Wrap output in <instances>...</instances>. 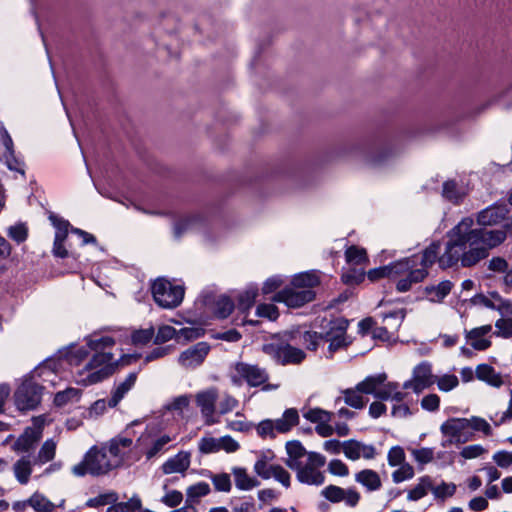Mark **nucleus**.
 <instances>
[{"mask_svg":"<svg viewBox=\"0 0 512 512\" xmlns=\"http://www.w3.org/2000/svg\"><path fill=\"white\" fill-rule=\"evenodd\" d=\"M473 224V219L466 217L448 231L449 240L440 259L442 267H452L459 261L462 267L475 266L488 257L490 249L506 240L507 233H512V217L505 219L503 229L472 228Z\"/></svg>","mask_w":512,"mask_h":512,"instance_id":"1","label":"nucleus"},{"mask_svg":"<svg viewBox=\"0 0 512 512\" xmlns=\"http://www.w3.org/2000/svg\"><path fill=\"white\" fill-rule=\"evenodd\" d=\"M389 279L400 278L396 284L398 292H407L413 284L422 282L427 276L428 271L417 268V257L411 256L395 261L387 265Z\"/></svg>","mask_w":512,"mask_h":512,"instance_id":"2","label":"nucleus"},{"mask_svg":"<svg viewBox=\"0 0 512 512\" xmlns=\"http://www.w3.org/2000/svg\"><path fill=\"white\" fill-rule=\"evenodd\" d=\"M139 357L140 355H125L120 361H114L113 354L110 352H95L85 365V369L89 372L86 381L88 384L101 382L116 371L120 362L122 365H128Z\"/></svg>","mask_w":512,"mask_h":512,"instance_id":"3","label":"nucleus"},{"mask_svg":"<svg viewBox=\"0 0 512 512\" xmlns=\"http://www.w3.org/2000/svg\"><path fill=\"white\" fill-rule=\"evenodd\" d=\"M117 467V461L109 458L105 446L91 447L84 455L83 460L73 466L72 472L75 476L83 477L86 474L101 476L109 473Z\"/></svg>","mask_w":512,"mask_h":512,"instance_id":"4","label":"nucleus"},{"mask_svg":"<svg viewBox=\"0 0 512 512\" xmlns=\"http://www.w3.org/2000/svg\"><path fill=\"white\" fill-rule=\"evenodd\" d=\"M236 374L232 376V382L235 385H240L243 381L249 387H260L262 391H272L279 388V384L268 383V371L257 364H249L246 362H237L235 364Z\"/></svg>","mask_w":512,"mask_h":512,"instance_id":"5","label":"nucleus"},{"mask_svg":"<svg viewBox=\"0 0 512 512\" xmlns=\"http://www.w3.org/2000/svg\"><path fill=\"white\" fill-rule=\"evenodd\" d=\"M298 423L299 414L297 409L289 408L284 411L282 418L276 420H262L256 426V431L261 438L270 437L274 439L276 432L281 434L288 433L294 426L298 425Z\"/></svg>","mask_w":512,"mask_h":512,"instance_id":"6","label":"nucleus"},{"mask_svg":"<svg viewBox=\"0 0 512 512\" xmlns=\"http://www.w3.org/2000/svg\"><path fill=\"white\" fill-rule=\"evenodd\" d=\"M152 295L160 307L172 309L182 302L184 289L182 286L173 285L164 278H158L152 284Z\"/></svg>","mask_w":512,"mask_h":512,"instance_id":"7","label":"nucleus"},{"mask_svg":"<svg viewBox=\"0 0 512 512\" xmlns=\"http://www.w3.org/2000/svg\"><path fill=\"white\" fill-rule=\"evenodd\" d=\"M446 439L441 442L443 448L453 444H463L472 439L467 418H449L440 427Z\"/></svg>","mask_w":512,"mask_h":512,"instance_id":"8","label":"nucleus"},{"mask_svg":"<svg viewBox=\"0 0 512 512\" xmlns=\"http://www.w3.org/2000/svg\"><path fill=\"white\" fill-rule=\"evenodd\" d=\"M262 350L277 364L283 366L300 364L306 358V354L302 349L285 342L265 344Z\"/></svg>","mask_w":512,"mask_h":512,"instance_id":"9","label":"nucleus"},{"mask_svg":"<svg viewBox=\"0 0 512 512\" xmlns=\"http://www.w3.org/2000/svg\"><path fill=\"white\" fill-rule=\"evenodd\" d=\"M43 389L32 379H25L14 394L17 408L21 411L35 409L41 402Z\"/></svg>","mask_w":512,"mask_h":512,"instance_id":"10","label":"nucleus"},{"mask_svg":"<svg viewBox=\"0 0 512 512\" xmlns=\"http://www.w3.org/2000/svg\"><path fill=\"white\" fill-rule=\"evenodd\" d=\"M315 292L310 289H299L294 286L285 287L273 296L276 302L285 303L288 307L299 308L315 298Z\"/></svg>","mask_w":512,"mask_h":512,"instance_id":"11","label":"nucleus"},{"mask_svg":"<svg viewBox=\"0 0 512 512\" xmlns=\"http://www.w3.org/2000/svg\"><path fill=\"white\" fill-rule=\"evenodd\" d=\"M53 227L56 229L55 238L53 243L52 253L57 258H67L70 256L68 249L64 246V242L67 239L70 231L71 224L68 220L59 217L54 213H50L48 216Z\"/></svg>","mask_w":512,"mask_h":512,"instance_id":"12","label":"nucleus"},{"mask_svg":"<svg viewBox=\"0 0 512 512\" xmlns=\"http://www.w3.org/2000/svg\"><path fill=\"white\" fill-rule=\"evenodd\" d=\"M217 399L218 390L215 387H211L196 394V404L200 408L201 414L205 419V424L207 425H213L218 422V419L214 417Z\"/></svg>","mask_w":512,"mask_h":512,"instance_id":"13","label":"nucleus"},{"mask_svg":"<svg viewBox=\"0 0 512 512\" xmlns=\"http://www.w3.org/2000/svg\"><path fill=\"white\" fill-rule=\"evenodd\" d=\"M433 384L431 365L424 361L413 369V377L403 383V389L413 390L416 394L421 393Z\"/></svg>","mask_w":512,"mask_h":512,"instance_id":"14","label":"nucleus"},{"mask_svg":"<svg viewBox=\"0 0 512 512\" xmlns=\"http://www.w3.org/2000/svg\"><path fill=\"white\" fill-rule=\"evenodd\" d=\"M209 350L210 346L206 342H198L180 354L179 363L187 369L196 368L203 363Z\"/></svg>","mask_w":512,"mask_h":512,"instance_id":"15","label":"nucleus"},{"mask_svg":"<svg viewBox=\"0 0 512 512\" xmlns=\"http://www.w3.org/2000/svg\"><path fill=\"white\" fill-rule=\"evenodd\" d=\"M320 324V335L322 341L328 342L331 339H334V336H345L349 321L343 317L335 318L328 320L326 318H322L319 320ZM318 323V319L315 320V324Z\"/></svg>","mask_w":512,"mask_h":512,"instance_id":"16","label":"nucleus"},{"mask_svg":"<svg viewBox=\"0 0 512 512\" xmlns=\"http://www.w3.org/2000/svg\"><path fill=\"white\" fill-rule=\"evenodd\" d=\"M509 209L506 204H496L480 211L477 222L481 226L496 225L506 219Z\"/></svg>","mask_w":512,"mask_h":512,"instance_id":"17","label":"nucleus"},{"mask_svg":"<svg viewBox=\"0 0 512 512\" xmlns=\"http://www.w3.org/2000/svg\"><path fill=\"white\" fill-rule=\"evenodd\" d=\"M290 469L296 471L297 480L303 484L320 486L325 481L324 474L311 465L292 463Z\"/></svg>","mask_w":512,"mask_h":512,"instance_id":"18","label":"nucleus"},{"mask_svg":"<svg viewBox=\"0 0 512 512\" xmlns=\"http://www.w3.org/2000/svg\"><path fill=\"white\" fill-rule=\"evenodd\" d=\"M41 437L42 432L40 430L27 427L14 442L12 448L16 452H29L35 448Z\"/></svg>","mask_w":512,"mask_h":512,"instance_id":"19","label":"nucleus"},{"mask_svg":"<svg viewBox=\"0 0 512 512\" xmlns=\"http://www.w3.org/2000/svg\"><path fill=\"white\" fill-rule=\"evenodd\" d=\"M190 463L191 454L186 451H180L163 463L162 471L164 474L180 473L185 475V472L190 467Z\"/></svg>","mask_w":512,"mask_h":512,"instance_id":"20","label":"nucleus"},{"mask_svg":"<svg viewBox=\"0 0 512 512\" xmlns=\"http://www.w3.org/2000/svg\"><path fill=\"white\" fill-rule=\"evenodd\" d=\"M136 380L137 373L131 372L124 381L116 385L115 389L112 391L111 397L108 399V406L110 408L116 407L128 391L135 385Z\"/></svg>","mask_w":512,"mask_h":512,"instance_id":"21","label":"nucleus"},{"mask_svg":"<svg viewBox=\"0 0 512 512\" xmlns=\"http://www.w3.org/2000/svg\"><path fill=\"white\" fill-rule=\"evenodd\" d=\"M476 377L487 384L499 388L503 384L502 377L488 364H480L475 370Z\"/></svg>","mask_w":512,"mask_h":512,"instance_id":"22","label":"nucleus"},{"mask_svg":"<svg viewBox=\"0 0 512 512\" xmlns=\"http://www.w3.org/2000/svg\"><path fill=\"white\" fill-rule=\"evenodd\" d=\"M453 283L450 280L441 281L435 286H426L424 292L431 302H441L452 290Z\"/></svg>","mask_w":512,"mask_h":512,"instance_id":"23","label":"nucleus"},{"mask_svg":"<svg viewBox=\"0 0 512 512\" xmlns=\"http://www.w3.org/2000/svg\"><path fill=\"white\" fill-rule=\"evenodd\" d=\"M355 480L367 488L368 491H376L381 487V479L377 472L364 469L355 475Z\"/></svg>","mask_w":512,"mask_h":512,"instance_id":"24","label":"nucleus"},{"mask_svg":"<svg viewBox=\"0 0 512 512\" xmlns=\"http://www.w3.org/2000/svg\"><path fill=\"white\" fill-rule=\"evenodd\" d=\"M440 242L434 241L432 242L422 253L420 265L422 266L421 269L427 270L429 267H431L436 261L440 263V259L443 257L444 253L438 257L439 251H440ZM440 268L444 269V267L439 264ZM448 267H445L447 269Z\"/></svg>","mask_w":512,"mask_h":512,"instance_id":"25","label":"nucleus"},{"mask_svg":"<svg viewBox=\"0 0 512 512\" xmlns=\"http://www.w3.org/2000/svg\"><path fill=\"white\" fill-rule=\"evenodd\" d=\"M387 379L385 373H380L373 376L366 377L363 381L356 385V390L364 394H372L376 392V389L384 384Z\"/></svg>","mask_w":512,"mask_h":512,"instance_id":"26","label":"nucleus"},{"mask_svg":"<svg viewBox=\"0 0 512 512\" xmlns=\"http://www.w3.org/2000/svg\"><path fill=\"white\" fill-rule=\"evenodd\" d=\"M232 472L235 478V485L240 490H250L260 484L257 479L247 474L245 468L235 467Z\"/></svg>","mask_w":512,"mask_h":512,"instance_id":"27","label":"nucleus"},{"mask_svg":"<svg viewBox=\"0 0 512 512\" xmlns=\"http://www.w3.org/2000/svg\"><path fill=\"white\" fill-rule=\"evenodd\" d=\"M320 284L319 277L313 272H304L293 277L291 285L299 289H310Z\"/></svg>","mask_w":512,"mask_h":512,"instance_id":"28","label":"nucleus"},{"mask_svg":"<svg viewBox=\"0 0 512 512\" xmlns=\"http://www.w3.org/2000/svg\"><path fill=\"white\" fill-rule=\"evenodd\" d=\"M343 397H338L335 400V403L338 404L342 400L347 404L348 406L355 408V409H362L366 401L364 400L363 396L361 395V392H358L356 390V387L354 389L349 388L342 391Z\"/></svg>","mask_w":512,"mask_h":512,"instance_id":"29","label":"nucleus"},{"mask_svg":"<svg viewBox=\"0 0 512 512\" xmlns=\"http://www.w3.org/2000/svg\"><path fill=\"white\" fill-rule=\"evenodd\" d=\"M286 451L289 458L285 461V464L289 468L292 463L301 464L300 459L307 454L306 449L298 440L288 441L286 443Z\"/></svg>","mask_w":512,"mask_h":512,"instance_id":"30","label":"nucleus"},{"mask_svg":"<svg viewBox=\"0 0 512 512\" xmlns=\"http://www.w3.org/2000/svg\"><path fill=\"white\" fill-rule=\"evenodd\" d=\"M31 460L29 459V456H24L20 458L16 463L14 464V473L16 479L21 484H27L30 478V475L32 473L31 468Z\"/></svg>","mask_w":512,"mask_h":512,"instance_id":"31","label":"nucleus"},{"mask_svg":"<svg viewBox=\"0 0 512 512\" xmlns=\"http://www.w3.org/2000/svg\"><path fill=\"white\" fill-rule=\"evenodd\" d=\"M211 492L210 486L206 482H198L191 485L186 490V504L197 502L199 498L208 495Z\"/></svg>","mask_w":512,"mask_h":512,"instance_id":"32","label":"nucleus"},{"mask_svg":"<svg viewBox=\"0 0 512 512\" xmlns=\"http://www.w3.org/2000/svg\"><path fill=\"white\" fill-rule=\"evenodd\" d=\"M432 488V479L430 476H422L418 484L408 491L407 498L410 501H417L427 495V491Z\"/></svg>","mask_w":512,"mask_h":512,"instance_id":"33","label":"nucleus"},{"mask_svg":"<svg viewBox=\"0 0 512 512\" xmlns=\"http://www.w3.org/2000/svg\"><path fill=\"white\" fill-rule=\"evenodd\" d=\"M56 453V443L52 439L46 440L41 446L37 456L34 458V464H44L54 459Z\"/></svg>","mask_w":512,"mask_h":512,"instance_id":"34","label":"nucleus"},{"mask_svg":"<svg viewBox=\"0 0 512 512\" xmlns=\"http://www.w3.org/2000/svg\"><path fill=\"white\" fill-rule=\"evenodd\" d=\"M394 155V150L391 147L381 146L376 151L370 152L367 155V160L372 165H382L386 163Z\"/></svg>","mask_w":512,"mask_h":512,"instance_id":"35","label":"nucleus"},{"mask_svg":"<svg viewBox=\"0 0 512 512\" xmlns=\"http://www.w3.org/2000/svg\"><path fill=\"white\" fill-rule=\"evenodd\" d=\"M29 506L37 512H53L55 509V505L39 493H34L29 498Z\"/></svg>","mask_w":512,"mask_h":512,"instance_id":"36","label":"nucleus"},{"mask_svg":"<svg viewBox=\"0 0 512 512\" xmlns=\"http://www.w3.org/2000/svg\"><path fill=\"white\" fill-rule=\"evenodd\" d=\"M80 398V390L76 388H67L63 391H59L55 394L54 404L57 407H63L69 402Z\"/></svg>","mask_w":512,"mask_h":512,"instance_id":"37","label":"nucleus"},{"mask_svg":"<svg viewBox=\"0 0 512 512\" xmlns=\"http://www.w3.org/2000/svg\"><path fill=\"white\" fill-rule=\"evenodd\" d=\"M201 219L199 216L191 215L179 219L174 224V236L179 239L186 231L191 229Z\"/></svg>","mask_w":512,"mask_h":512,"instance_id":"38","label":"nucleus"},{"mask_svg":"<svg viewBox=\"0 0 512 512\" xmlns=\"http://www.w3.org/2000/svg\"><path fill=\"white\" fill-rule=\"evenodd\" d=\"M345 258L347 263L355 265H361L368 260L366 250L354 245L346 249Z\"/></svg>","mask_w":512,"mask_h":512,"instance_id":"39","label":"nucleus"},{"mask_svg":"<svg viewBox=\"0 0 512 512\" xmlns=\"http://www.w3.org/2000/svg\"><path fill=\"white\" fill-rule=\"evenodd\" d=\"M332 413L321 408H312L303 413V417L312 423L320 425L323 422H330Z\"/></svg>","mask_w":512,"mask_h":512,"instance_id":"40","label":"nucleus"},{"mask_svg":"<svg viewBox=\"0 0 512 512\" xmlns=\"http://www.w3.org/2000/svg\"><path fill=\"white\" fill-rule=\"evenodd\" d=\"M233 310L234 303L227 296H221L215 303V315L220 319L227 318Z\"/></svg>","mask_w":512,"mask_h":512,"instance_id":"41","label":"nucleus"},{"mask_svg":"<svg viewBox=\"0 0 512 512\" xmlns=\"http://www.w3.org/2000/svg\"><path fill=\"white\" fill-rule=\"evenodd\" d=\"M442 195L445 199L455 204H458L463 198V194L457 188V183L453 180L444 182Z\"/></svg>","mask_w":512,"mask_h":512,"instance_id":"42","label":"nucleus"},{"mask_svg":"<svg viewBox=\"0 0 512 512\" xmlns=\"http://www.w3.org/2000/svg\"><path fill=\"white\" fill-rule=\"evenodd\" d=\"M300 341L307 350L316 351L322 339L320 332L307 330L300 333Z\"/></svg>","mask_w":512,"mask_h":512,"instance_id":"43","label":"nucleus"},{"mask_svg":"<svg viewBox=\"0 0 512 512\" xmlns=\"http://www.w3.org/2000/svg\"><path fill=\"white\" fill-rule=\"evenodd\" d=\"M456 485L454 483H446L442 481L439 485L433 486L431 492L436 499L445 500L446 498L452 497L456 492Z\"/></svg>","mask_w":512,"mask_h":512,"instance_id":"44","label":"nucleus"},{"mask_svg":"<svg viewBox=\"0 0 512 512\" xmlns=\"http://www.w3.org/2000/svg\"><path fill=\"white\" fill-rule=\"evenodd\" d=\"M117 500L118 494L116 492H108L88 499L85 505L89 508H96L109 503H115Z\"/></svg>","mask_w":512,"mask_h":512,"instance_id":"45","label":"nucleus"},{"mask_svg":"<svg viewBox=\"0 0 512 512\" xmlns=\"http://www.w3.org/2000/svg\"><path fill=\"white\" fill-rule=\"evenodd\" d=\"M171 441V437L168 435H162L161 437L154 440L151 446L146 450L145 455L148 460L157 456L164 450L165 445Z\"/></svg>","mask_w":512,"mask_h":512,"instance_id":"46","label":"nucleus"},{"mask_svg":"<svg viewBox=\"0 0 512 512\" xmlns=\"http://www.w3.org/2000/svg\"><path fill=\"white\" fill-rule=\"evenodd\" d=\"M468 422H469L471 437H473L474 431H481L486 436L492 435L491 426L485 419L473 416L472 418L468 419Z\"/></svg>","mask_w":512,"mask_h":512,"instance_id":"47","label":"nucleus"},{"mask_svg":"<svg viewBox=\"0 0 512 512\" xmlns=\"http://www.w3.org/2000/svg\"><path fill=\"white\" fill-rule=\"evenodd\" d=\"M321 493L332 503H339L345 498V489L335 485L325 487Z\"/></svg>","mask_w":512,"mask_h":512,"instance_id":"48","label":"nucleus"},{"mask_svg":"<svg viewBox=\"0 0 512 512\" xmlns=\"http://www.w3.org/2000/svg\"><path fill=\"white\" fill-rule=\"evenodd\" d=\"M258 291L255 288H249L238 297V306L241 310H248L251 308L256 300Z\"/></svg>","mask_w":512,"mask_h":512,"instance_id":"49","label":"nucleus"},{"mask_svg":"<svg viewBox=\"0 0 512 512\" xmlns=\"http://www.w3.org/2000/svg\"><path fill=\"white\" fill-rule=\"evenodd\" d=\"M115 340L110 336H102L97 339L90 338L87 341L88 347L95 352H104L105 348L112 347Z\"/></svg>","mask_w":512,"mask_h":512,"instance_id":"50","label":"nucleus"},{"mask_svg":"<svg viewBox=\"0 0 512 512\" xmlns=\"http://www.w3.org/2000/svg\"><path fill=\"white\" fill-rule=\"evenodd\" d=\"M8 236L18 244L24 242L28 237V228L25 224L19 223L8 228Z\"/></svg>","mask_w":512,"mask_h":512,"instance_id":"51","label":"nucleus"},{"mask_svg":"<svg viewBox=\"0 0 512 512\" xmlns=\"http://www.w3.org/2000/svg\"><path fill=\"white\" fill-rule=\"evenodd\" d=\"M343 452L350 460H357L361 457V443L356 440H348L343 443Z\"/></svg>","mask_w":512,"mask_h":512,"instance_id":"52","label":"nucleus"},{"mask_svg":"<svg viewBox=\"0 0 512 512\" xmlns=\"http://www.w3.org/2000/svg\"><path fill=\"white\" fill-rule=\"evenodd\" d=\"M199 451L202 454H210L220 451L219 440L214 437H203L199 441Z\"/></svg>","mask_w":512,"mask_h":512,"instance_id":"53","label":"nucleus"},{"mask_svg":"<svg viewBox=\"0 0 512 512\" xmlns=\"http://www.w3.org/2000/svg\"><path fill=\"white\" fill-rule=\"evenodd\" d=\"M211 480L215 490L220 492H229L231 490V479L227 473L212 475Z\"/></svg>","mask_w":512,"mask_h":512,"instance_id":"54","label":"nucleus"},{"mask_svg":"<svg viewBox=\"0 0 512 512\" xmlns=\"http://www.w3.org/2000/svg\"><path fill=\"white\" fill-rule=\"evenodd\" d=\"M495 327L497 328V331L494 332L496 336L506 339L512 337V318L498 319L495 323Z\"/></svg>","mask_w":512,"mask_h":512,"instance_id":"55","label":"nucleus"},{"mask_svg":"<svg viewBox=\"0 0 512 512\" xmlns=\"http://www.w3.org/2000/svg\"><path fill=\"white\" fill-rule=\"evenodd\" d=\"M256 314L259 317L267 318L270 321H275L279 317L278 308L271 303H264L257 306Z\"/></svg>","mask_w":512,"mask_h":512,"instance_id":"56","label":"nucleus"},{"mask_svg":"<svg viewBox=\"0 0 512 512\" xmlns=\"http://www.w3.org/2000/svg\"><path fill=\"white\" fill-rule=\"evenodd\" d=\"M154 336L153 328L135 330L131 335L134 345H145L151 341Z\"/></svg>","mask_w":512,"mask_h":512,"instance_id":"57","label":"nucleus"},{"mask_svg":"<svg viewBox=\"0 0 512 512\" xmlns=\"http://www.w3.org/2000/svg\"><path fill=\"white\" fill-rule=\"evenodd\" d=\"M413 476H414L413 467L408 463H404V464H401L399 469H397L393 472L392 479L395 483H400L405 480L413 478Z\"/></svg>","mask_w":512,"mask_h":512,"instance_id":"58","label":"nucleus"},{"mask_svg":"<svg viewBox=\"0 0 512 512\" xmlns=\"http://www.w3.org/2000/svg\"><path fill=\"white\" fill-rule=\"evenodd\" d=\"M176 335V329L169 325H163L158 328V331L155 335V343L162 344L171 339H173Z\"/></svg>","mask_w":512,"mask_h":512,"instance_id":"59","label":"nucleus"},{"mask_svg":"<svg viewBox=\"0 0 512 512\" xmlns=\"http://www.w3.org/2000/svg\"><path fill=\"white\" fill-rule=\"evenodd\" d=\"M412 455L416 462H418L421 465H425L433 460L434 449L426 447L421 449H413Z\"/></svg>","mask_w":512,"mask_h":512,"instance_id":"60","label":"nucleus"},{"mask_svg":"<svg viewBox=\"0 0 512 512\" xmlns=\"http://www.w3.org/2000/svg\"><path fill=\"white\" fill-rule=\"evenodd\" d=\"M274 467H276V465H268L265 458H261L256 461L254 471L261 478L269 479L272 477Z\"/></svg>","mask_w":512,"mask_h":512,"instance_id":"61","label":"nucleus"},{"mask_svg":"<svg viewBox=\"0 0 512 512\" xmlns=\"http://www.w3.org/2000/svg\"><path fill=\"white\" fill-rule=\"evenodd\" d=\"M388 463L390 466H398L404 464L405 453L402 447L394 446L388 452Z\"/></svg>","mask_w":512,"mask_h":512,"instance_id":"62","label":"nucleus"},{"mask_svg":"<svg viewBox=\"0 0 512 512\" xmlns=\"http://www.w3.org/2000/svg\"><path fill=\"white\" fill-rule=\"evenodd\" d=\"M182 500H183V494L178 490L168 491L161 498V502L171 508L177 507L182 502Z\"/></svg>","mask_w":512,"mask_h":512,"instance_id":"63","label":"nucleus"},{"mask_svg":"<svg viewBox=\"0 0 512 512\" xmlns=\"http://www.w3.org/2000/svg\"><path fill=\"white\" fill-rule=\"evenodd\" d=\"M459 384L458 378L455 375H444L440 377L437 381L438 388L441 391L448 392Z\"/></svg>","mask_w":512,"mask_h":512,"instance_id":"64","label":"nucleus"}]
</instances>
